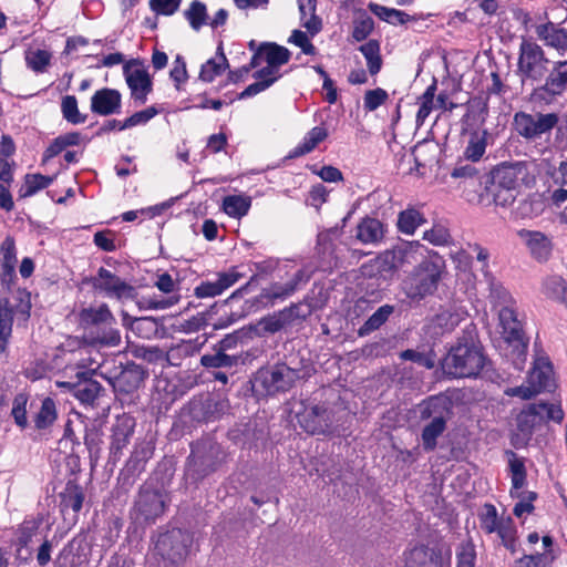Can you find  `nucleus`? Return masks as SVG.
Listing matches in <instances>:
<instances>
[{"mask_svg": "<svg viewBox=\"0 0 567 567\" xmlns=\"http://www.w3.org/2000/svg\"><path fill=\"white\" fill-rule=\"evenodd\" d=\"M394 307L391 305H383L377 309L359 329L360 336H367L370 332L379 329L393 313Z\"/></svg>", "mask_w": 567, "mask_h": 567, "instance_id": "f704fd0d", "label": "nucleus"}, {"mask_svg": "<svg viewBox=\"0 0 567 567\" xmlns=\"http://www.w3.org/2000/svg\"><path fill=\"white\" fill-rule=\"evenodd\" d=\"M123 326L143 339H152L158 332L159 322L153 317L132 318L123 312Z\"/></svg>", "mask_w": 567, "mask_h": 567, "instance_id": "cd10ccee", "label": "nucleus"}, {"mask_svg": "<svg viewBox=\"0 0 567 567\" xmlns=\"http://www.w3.org/2000/svg\"><path fill=\"white\" fill-rule=\"evenodd\" d=\"M184 16L195 31H198L208 23L206 6L198 0H194L190 3L189 8L185 10Z\"/></svg>", "mask_w": 567, "mask_h": 567, "instance_id": "37998d69", "label": "nucleus"}, {"mask_svg": "<svg viewBox=\"0 0 567 567\" xmlns=\"http://www.w3.org/2000/svg\"><path fill=\"white\" fill-rule=\"evenodd\" d=\"M193 535L181 528H173L159 534L155 542V551L168 563L177 565L189 555Z\"/></svg>", "mask_w": 567, "mask_h": 567, "instance_id": "0eeeda50", "label": "nucleus"}, {"mask_svg": "<svg viewBox=\"0 0 567 567\" xmlns=\"http://www.w3.org/2000/svg\"><path fill=\"white\" fill-rule=\"evenodd\" d=\"M200 361L206 368H230L237 363L238 358L219 351L214 354L203 355Z\"/></svg>", "mask_w": 567, "mask_h": 567, "instance_id": "864d4df0", "label": "nucleus"}, {"mask_svg": "<svg viewBox=\"0 0 567 567\" xmlns=\"http://www.w3.org/2000/svg\"><path fill=\"white\" fill-rule=\"evenodd\" d=\"M527 175V166L523 162L502 164L493 174V185L495 187L517 189Z\"/></svg>", "mask_w": 567, "mask_h": 567, "instance_id": "a211bd4d", "label": "nucleus"}, {"mask_svg": "<svg viewBox=\"0 0 567 567\" xmlns=\"http://www.w3.org/2000/svg\"><path fill=\"white\" fill-rule=\"evenodd\" d=\"M563 419L564 411L558 404H530L517 415L518 437L522 443H526L533 433L540 429L546 421L560 423Z\"/></svg>", "mask_w": 567, "mask_h": 567, "instance_id": "423d86ee", "label": "nucleus"}, {"mask_svg": "<svg viewBox=\"0 0 567 567\" xmlns=\"http://www.w3.org/2000/svg\"><path fill=\"white\" fill-rule=\"evenodd\" d=\"M374 28L372 18L365 12H358L353 20L352 37L360 42L365 40Z\"/></svg>", "mask_w": 567, "mask_h": 567, "instance_id": "a18cd8bd", "label": "nucleus"}, {"mask_svg": "<svg viewBox=\"0 0 567 567\" xmlns=\"http://www.w3.org/2000/svg\"><path fill=\"white\" fill-rule=\"evenodd\" d=\"M412 155L416 172L423 175V169L433 167L437 162L439 146L432 142L422 141L414 146Z\"/></svg>", "mask_w": 567, "mask_h": 567, "instance_id": "a878e982", "label": "nucleus"}, {"mask_svg": "<svg viewBox=\"0 0 567 567\" xmlns=\"http://www.w3.org/2000/svg\"><path fill=\"white\" fill-rule=\"evenodd\" d=\"M243 277L244 274L239 272L237 267H233L225 272H219L217 275L216 282L219 286L220 290L224 292L226 289L230 288Z\"/></svg>", "mask_w": 567, "mask_h": 567, "instance_id": "774afa93", "label": "nucleus"}, {"mask_svg": "<svg viewBox=\"0 0 567 567\" xmlns=\"http://www.w3.org/2000/svg\"><path fill=\"white\" fill-rule=\"evenodd\" d=\"M1 254V267L4 270V275H10V278H13L14 268L17 264L16 257V246L14 240L10 237H7L0 247Z\"/></svg>", "mask_w": 567, "mask_h": 567, "instance_id": "a19ab883", "label": "nucleus"}, {"mask_svg": "<svg viewBox=\"0 0 567 567\" xmlns=\"http://www.w3.org/2000/svg\"><path fill=\"white\" fill-rule=\"evenodd\" d=\"M450 233L442 225H435L423 234V239L435 246H442L450 241Z\"/></svg>", "mask_w": 567, "mask_h": 567, "instance_id": "052dcab7", "label": "nucleus"}, {"mask_svg": "<svg viewBox=\"0 0 567 567\" xmlns=\"http://www.w3.org/2000/svg\"><path fill=\"white\" fill-rule=\"evenodd\" d=\"M166 508V495L156 489L142 487L135 501L133 517L138 523H153Z\"/></svg>", "mask_w": 567, "mask_h": 567, "instance_id": "ddd939ff", "label": "nucleus"}, {"mask_svg": "<svg viewBox=\"0 0 567 567\" xmlns=\"http://www.w3.org/2000/svg\"><path fill=\"white\" fill-rule=\"evenodd\" d=\"M290 52L287 48L276 43H262L252 55L249 66L243 68L247 73L250 69L259 68L262 63L267 65L254 73L256 82L248 85L241 93L240 99L250 97L271 86L281 75L279 68L288 63Z\"/></svg>", "mask_w": 567, "mask_h": 567, "instance_id": "f257e3e1", "label": "nucleus"}, {"mask_svg": "<svg viewBox=\"0 0 567 567\" xmlns=\"http://www.w3.org/2000/svg\"><path fill=\"white\" fill-rule=\"evenodd\" d=\"M456 558V567H474L476 558L474 545L470 542L462 544Z\"/></svg>", "mask_w": 567, "mask_h": 567, "instance_id": "680f3d73", "label": "nucleus"}, {"mask_svg": "<svg viewBox=\"0 0 567 567\" xmlns=\"http://www.w3.org/2000/svg\"><path fill=\"white\" fill-rule=\"evenodd\" d=\"M543 291L550 299L561 300L566 291V284L560 277H550L544 281Z\"/></svg>", "mask_w": 567, "mask_h": 567, "instance_id": "5fc2aeb1", "label": "nucleus"}, {"mask_svg": "<svg viewBox=\"0 0 567 567\" xmlns=\"http://www.w3.org/2000/svg\"><path fill=\"white\" fill-rule=\"evenodd\" d=\"M538 39L546 45L558 51H567V31L553 22L538 24L535 28Z\"/></svg>", "mask_w": 567, "mask_h": 567, "instance_id": "b1692460", "label": "nucleus"}, {"mask_svg": "<svg viewBox=\"0 0 567 567\" xmlns=\"http://www.w3.org/2000/svg\"><path fill=\"white\" fill-rule=\"evenodd\" d=\"M485 365V355L473 341L452 347L443 361V370L454 378L476 377Z\"/></svg>", "mask_w": 567, "mask_h": 567, "instance_id": "7ed1b4c3", "label": "nucleus"}, {"mask_svg": "<svg viewBox=\"0 0 567 567\" xmlns=\"http://www.w3.org/2000/svg\"><path fill=\"white\" fill-rule=\"evenodd\" d=\"M52 182L53 177L44 176L42 174H27L24 177V184L19 190L20 197H30L39 190L47 188Z\"/></svg>", "mask_w": 567, "mask_h": 567, "instance_id": "4c0bfd02", "label": "nucleus"}, {"mask_svg": "<svg viewBox=\"0 0 567 567\" xmlns=\"http://www.w3.org/2000/svg\"><path fill=\"white\" fill-rule=\"evenodd\" d=\"M302 271H298L289 281L285 284L275 282L270 285L269 287L262 289L258 297L259 301H272L275 299H285L289 297L296 291L297 286L302 280Z\"/></svg>", "mask_w": 567, "mask_h": 567, "instance_id": "bb28decb", "label": "nucleus"}, {"mask_svg": "<svg viewBox=\"0 0 567 567\" xmlns=\"http://www.w3.org/2000/svg\"><path fill=\"white\" fill-rule=\"evenodd\" d=\"M100 384L97 382H91L79 386L75 391V398L83 403H93L99 395Z\"/></svg>", "mask_w": 567, "mask_h": 567, "instance_id": "338daca9", "label": "nucleus"}, {"mask_svg": "<svg viewBox=\"0 0 567 567\" xmlns=\"http://www.w3.org/2000/svg\"><path fill=\"white\" fill-rule=\"evenodd\" d=\"M61 110L63 117L72 124H80L85 121V116L79 112L78 101L73 95H66L62 99Z\"/></svg>", "mask_w": 567, "mask_h": 567, "instance_id": "3c124183", "label": "nucleus"}, {"mask_svg": "<svg viewBox=\"0 0 567 567\" xmlns=\"http://www.w3.org/2000/svg\"><path fill=\"white\" fill-rule=\"evenodd\" d=\"M444 271L440 258L422 260L404 280L405 295L412 300H421L433 295Z\"/></svg>", "mask_w": 567, "mask_h": 567, "instance_id": "20e7f679", "label": "nucleus"}, {"mask_svg": "<svg viewBox=\"0 0 567 567\" xmlns=\"http://www.w3.org/2000/svg\"><path fill=\"white\" fill-rule=\"evenodd\" d=\"M405 567H451V558L439 549L419 545L406 553Z\"/></svg>", "mask_w": 567, "mask_h": 567, "instance_id": "dca6fc26", "label": "nucleus"}, {"mask_svg": "<svg viewBox=\"0 0 567 567\" xmlns=\"http://www.w3.org/2000/svg\"><path fill=\"white\" fill-rule=\"evenodd\" d=\"M299 377L298 370L291 369L285 363H278L258 370L252 381V389L261 395L285 392L292 388Z\"/></svg>", "mask_w": 567, "mask_h": 567, "instance_id": "39448f33", "label": "nucleus"}, {"mask_svg": "<svg viewBox=\"0 0 567 567\" xmlns=\"http://www.w3.org/2000/svg\"><path fill=\"white\" fill-rule=\"evenodd\" d=\"M134 421L127 416L117 419L116 423L113 425L110 450L114 457H118L130 443L134 432Z\"/></svg>", "mask_w": 567, "mask_h": 567, "instance_id": "5701e85b", "label": "nucleus"}, {"mask_svg": "<svg viewBox=\"0 0 567 567\" xmlns=\"http://www.w3.org/2000/svg\"><path fill=\"white\" fill-rule=\"evenodd\" d=\"M369 8L380 19L393 24H404L411 20L408 13L396 9H390L375 3H370Z\"/></svg>", "mask_w": 567, "mask_h": 567, "instance_id": "79ce46f5", "label": "nucleus"}, {"mask_svg": "<svg viewBox=\"0 0 567 567\" xmlns=\"http://www.w3.org/2000/svg\"><path fill=\"white\" fill-rule=\"evenodd\" d=\"M92 285L95 290L116 299H132L135 295L133 286L105 268L99 269L97 275L92 279Z\"/></svg>", "mask_w": 567, "mask_h": 567, "instance_id": "4468645a", "label": "nucleus"}, {"mask_svg": "<svg viewBox=\"0 0 567 567\" xmlns=\"http://www.w3.org/2000/svg\"><path fill=\"white\" fill-rule=\"evenodd\" d=\"M328 137V131L323 126H316L311 128L305 136L303 141L297 145L292 153L291 157H298L306 155L312 152L317 145L323 142Z\"/></svg>", "mask_w": 567, "mask_h": 567, "instance_id": "7c9ffc66", "label": "nucleus"}, {"mask_svg": "<svg viewBox=\"0 0 567 567\" xmlns=\"http://www.w3.org/2000/svg\"><path fill=\"white\" fill-rule=\"evenodd\" d=\"M401 359L413 361L426 369H432L435 365L434 358L430 354L417 352L415 350L408 349L400 354Z\"/></svg>", "mask_w": 567, "mask_h": 567, "instance_id": "0e129e2a", "label": "nucleus"}, {"mask_svg": "<svg viewBox=\"0 0 567 567\" xmlns=\"http://www.w3.org/2000/svg\"><path fill=\"white\" fill-rule=\"evenodd\" d=\"M537 494L535 492H526L520 494V497H517L519 501L513 508V513L515 516L520 517L525 513H532L534 509L533 502L536 499Z\"/></svg>", "mask_w": 567, "mask_h": 567, "instance_id": "69168bd1", "label": "nucleus"}, {"mask_svg": "<svg viewBox=\"0 0 567 567\" xmlns=\"http://www.w3.org/2000/svg\"><path fill=\"white\" fill-rule=\"evenodd\" d=\"M228 66L225 54L220 51L215 58L209 59L202 65L199 79L204 82H212L220 75Z\"/></svg>", "mask_w": 567, "mask_h": 567, "instance_id": "c9c22d12", "label": "nucleus"}, {"mask_svg": "<svg viewBox=\"0 0 567 567\" xmlns=\"http://www.w3.org/2000/svg\"><path fill=\"white\" fill-rule=\"evenodd\" d=\"M122 95L114 89L97 90L91 97V111L95 114L106 116L120 112Z\"/></svg>", "mask_w": 567, "mask_h": 567, "instance_id": "aec40b11", "label": "nucleus"}, {"mask_svg": "<svg viewBox=\"0 0 567 567\" xmlns=\"http://www.w3.org/2000/svg\"><path fill=\"white\" fill-rule=\"evenodd\" d=\"M498 318L504 339L507 341L518 340L520 338L522 324L517 319L513 305L498 309Z\"/></svg>", "mask_w": 567, "mask_h": 567, "instance_id": "c756f323", "label": "nucleus"}, {"mask_svg": "<svg viewBox=\"0 0 567 567\" xmlns=\"http://www.w3.org/2000/svg\"><path fill=\"white\" fill-rule=\"evenodd\" d=\"M554 560L555 555L549 549L534 555H524L515 561V567H551Z\"/></svg>", "mask_w": 567, "mask_h": 567, "instance_id": "c03bdc74", "label": "nucleus"}, {"mask_svg": "<svg viewBox=\"0 0 567 567\" xmlns=\"http://www.w3.org/2000/svg\"><path fill=\"white\" fill-rule=\"evenodd\" d=\"M157 113L158 111L154 106H150L145 110L138 111L130 117H127L122 124H120V130H125L140 124H145L151 118H153Z\"/></svg>", "mask_w": 567, "mask_h": 567, "instance_id": "6e6d98bb", "label": "nucleus"}, {"mask_svg": "<svg viewBox=\"0 0 567 567\" xmlns=\"http://www.w3.org/2000/svg\"><path fill=\"white\" fill-rule=\"evenodd\" d=\"M478 173L475 166L468 163H460L457 164L453 171L451 172V177L454 179H461L464 183H477L478 182Z\"/></svg>", "mask_w": 567, "mask_h": 567, "instance_id": "4d7b16f0", "label": "nucleus"}, {"mask_svg": "<svg viewBox=\"0 0 567 567\" xmlns=\"http://www.w3.org/2000/svg\"><path fill=\"white\" fill-rule=\"evenodd\" d=\"M425 223L424 216L415 208H406L398 216V229L405 235H413Z\"/></svg>", "mask_w": 567, "mask_h": 567, "instance_id": "2f4dec72", "label": "nucleus"}, {"mask_svg": "<svg viewBox=\"0 0 567 567\" xmlns=\"http://www.w3.org/2000/svg\"><path fill=\"white\" fill-rule=\"evenodd\" d=\"M388 251L393 257V265L396 271L406 265L422 261L427 254L426 247L417 240L399 241Z\"/></svg>", "mask_w": 567, "mask_h": 567, "instance_id": "f3484780", "label": "nucleus"}, {"mask_svg": "<svg viewBox=\"0 0 567 567\" xmlns=\"http://www.w3.org/2000/svg\"><path fill=\"white\" fill-rule=\"evenodd\" d=\"M559 122L556 113H526L517 112L514 115V127L518 135L526 140H537L549 133Z\"/></svg>", "mask_w": 567, "mask_h": 567, "instance_id": "9d476101", "label": "nucleus"}, {"mask_svg": "<svg viewBox=\"0 0 567 567\" xmlns=\"http://www.w3.org/2000/svg\"><path fill=\"white\" fill-rule=\"evenodd\" d=\"M51 62V53L45 50H29L25 52V63L34 72H44Z\"/></svg>", "mask_w": 567, "mask_h": 567, "instance_id": "de8ad7c7", "label": "nucleus"}, {"mask_svg": "<svg viewBox=\"0 0 567 567\" xmlns=\"http://www.w3.org/2000/svg\"><path fill=\"white\" fill-rule=\"evenodd\" d=\"M299 425L310 434L327 433L333 422L331 411L322 403L301 402L296 412Z\"/></svg>", "mask_w": 567, "mask_h": 567, "instance_id": "9b49d317", "label": "nucleus"}, {"mask_svg": "<svg viewBox=\"0 0 567 567\" xmlns=\"http://www.w3.org/2000/svg\"><path fill=\"white\" fill-rule=\"evenodd\" d=\"M567 84V61L557 62L555 69L546 80V86L554 93L559 92Z\"/></svg>", "mask_w": 567, "mask_h": 567, "instance_id": "49530a36", "label": "nucleus"}, {"mask_svg": "<svg viewBox=\"0 0 567 567\" xmlns=\"http://www.w3.org/2000/svg\"><path fill=\"white\" fill-rule=\"evenodd\" d=\"M436 85L433 83L430 85L426 91L420 97V107L416 114V123L422 125L434 106V96H435Z\"/></svg>", "mask_w": 567, "mask_h": 567, "instance_id": "09e8293b", "label": "nucleus"}, {"mask_svg": "<svg viewBox=\"0 0 567 567\" xmlns=\"http://www.w3.org/2000/svg\"><path fill=\"white\" fill-rule=\"evenodd\" d=\"M56 419L55 403L51 398L43 400L41 409L35 417V426L45 429L50 426Z\"/></svg>", "mask_w": 567, "mask_h": 567, "instance_id": "8fccbe9b", "label": "nucleus"}, {"mask_svg": "<svg viewBox=\"0 0 567 567\" xmlns=\"http://www.w3.org/2000/svg\"><path fill=\"white\" fill-rule=\"evenodd\" d=\"M251 206V199L245 195L226 196L223 200L224 212L234 218H241L247 215Z\"/></svg>", "mask_w": 567, "mask_h": 567, "instance_id": "473e14b6", "label": "nucleus"}, {"mask_svg": "<svg viewBox=\"0 0 567 567\" xmlns=\"http://www.w3.org/2000/svg\"><path fill=\"white\" fill-rule=\"evenodd\" d=\"M488 299L495 308H503L505 306L514 305L513 298L507 289L495 278H488Z\"/></svg>", "mask_w": 567, "mask_h": 567, "instance_id": "e433bc0d", "label": "nucleus"}, {"mask_svg": "<svg viewBox=\"0 0 567 567\" xmlns=\"http://www.w3.org/2000/svg\"><path fill=\"white\" fill-rule=\"evenodd\" d=\"M449 414L447 401L442 398H430L421 405V417H432L422 432L423 446L426 451L435 449L436 439L444 432Z\"/></svg>", "mask_w": 567, "mask_h": 567, "instance_id": "6e6552de", "label": "nucleus"}, {"mask_svg": "<svg viewBox=\"0 0 567 567\" xmlns=\"http://www.w3.org/2000/svg\"><path fill=\"white\" fill-rule=\"evenodd\" d=\"M388 96L386 91L380 87L367 91L363 99L364 109L368 111L377 110L386 101Z\"/></svg>", "mask_w": 567, "mask_h": 567, "instance_id": "e2e57ef3", "label": "nucleus"}, {"mask_svg": "<svg viewBox=\"0 0 567 567\" xmlns=\"http://www.w3.org/2000/svg\"><path fill=\"white\" fill-rule=\"evenodd\" d=\"M527 382L537 393L549 390L554 385L553 368L548 358L540 357L535 360L534 367L528 374Z\"/></svg>", "mask_w": 567, "mask_h": 567, "instance_id": "4be33fe9", "label": "nucleus"}, {"mask_svg": "<svg viewBox=\"0 0 567 567\" xmlns=\"http://www.w3.org/2000/svg\"><path fill=\"white\" fill-rule=\"evenodd\" d=\"M13 312L7 298L0 299V351H4L12 332Z\"/></svg>", "mask_w": 567, "mask_h": 567, "instance_id": "72a5a7b5", "label": "nucleus"}, {"mask_svg": "<svg viewBox=\"0 0 567 567\" xmlns=\"http://www.w3.org/2000/svg\"><path fill=\"white\" fill-rule=\"evenodd\" d=\"M293 310L284 309L267 317L261 318L257 323L258 333H276L291 323Z\"/></svg>", "mask_w": 567, "mask_h": 567, "instance_id": "c85d7f7f", "label": "nucleus"}, {"mask_svg": "<svg viewBox=\"0 0 567 567\" xmlns=\"http://www.w3.org/2000/svg\"><path fill=\"white\" fill-rule=\"evenodd\" d=\"M385 234L384 225L377 218L365 217L357 226L355 237L364 245H377Z\"/></svg>", "mask_w": 567, "mask_h": 567, "instance_id": "393cba45", "label": "nucleus"}, {"mask_svg": "<svg viewBox=\"0 0 567 567\" xmlns=\"http://www.w3.org/2000/svg\"><path fill=\"white\" fill-rule=\"evenodd\" d=\"M485 148H486L485 133L483 135L475 133L471 136V138L468 141V144L464 151V156L467 159L477 162L484 155Z\"/></svg>", "mask_w": 567, "mask_h": 567, "instance_id": "603ef678", "label": "nucleus"}, {"mask_svg": "<svg viewBox=\"0 0 567 567\" xmlns=\"http://www.w3.org/2000/svg\"><path fill=\"white\" fill-rule=\"evenodd\" d=\"M123 71L131 90V96L140 104H144L153 85L150 74L135 62L126 63Z\"/></svg>", "mask_w": 567, "mask_h": 567, "instance_id": "2eb2a0df", "label": "nucleus"}, {"mask_svg": "<svg viewBox=\"0 0 567 567\" xmlns=\"http://www.w3.org/2000/svg\"><path fill=\"white\" fill-rule=\"evenodd\" d=\"M548 60L535 42L523 40L519 48L518 72L523 79L539 81L547 72Z\"/></svg>", "mask_w": 567, "mask_h": 567, "instance_id": "f8f14e48", "label": "nucleus"}, {"mask_svg": "<svg viewBox=\"0 0 567 567\" xmlns=\"http://www.w3.org/2000/svg\"><path fill=\"white\" fill-rule=\"evenodd\" d=\"M360 52L367 60V65L371 75L379 73L382 66V59L380 55V45L375 40H370L360 47Z\"/></svg>", "mask_w": 567, "mask_h": 567, "instance_id": "ea45409f", "label": "nucleus"}, {"mask_svg": "<svg viewBox=\"0 0 567 567\" xmlns=\"http://www.w3.org/2000/svg\"><path fill=\"white\" fill-rule=\"evenodd\" d=\"M79 324L89 333L92 344L117 347L121 343L116 319L106 303L83 308L79 312Z\"/></svg>", "mask_w": 567, "mask_h": 567, "instance_id": "f03ea898", "label": "nucleus"}, {"mask_svg": "<svg viewBox=\"0 0 567 567\" xmlns=\"http://www.w3.org/2000/svg\"><path fill=\"white\" fill-rule=\"evenodd\" d=\"M83 501L84 495L78 486L68 488L66 493L62 497L63 506L66 508H72L75 513L81 511Z\"/></svg>", "mask_w": 567, "mask_h": 567, "instance_id": "13d9d810", "label": "nucleus"}, {"mask_svg": "<svg viewBox=\"0 0 567 567\" xmlns=\"http://www.w3.org/2000/svg\"><path fill=\"white\" fill-rule=\"evenodd\" d=\"M28 399L24 394H18L13 400L11 414L20 427H25L28 424L27 420V405Z\"/></svg>", "mask_w": 567, "mask_h": 567, "instance_id": "bf43d9fd", "label": "nucleus"}, {"mask_svg": "<svg viewBox=\"0 0 567 567\" xmlns=\"http://www.w3.org/2000/svg\"><path fill=\"white\" fill-rule=\"evenodd\" d=\"M480 524L486 534H497L507 549L512 553L516 551V527L511 517H498L496 507L485 504L484 513L480 516Z\"/></svg>", "mask_w": 567, "mask_h": 567, "instance_id": "1a4fd4ad", "label": "nucleus"}, {"mask_svg": "<svg viewBox=\"0 0 567 567\" xmlns=\"http://www.w3.org/2000/svg\"><path fill=\"white\" fill-rule=\"evenodd\" d=\"M80 141V135L78 133H68L61 136H58L53 140V142L45 150L42 158V163H47L52 157L62 153L68 146L76 145Z\"/></svg>", "mask_w": 567, "mask_h": 567, "instance_id": "58836bf2", "label": "nucleus"}, {"mask_svg": "<svg viewBox=\"0 0 567 567\" xmlns=\"http://www.w3.org/2000/svg\"><path fill=\"white\" fill-rule=\"evenodd\" d=\"M517 235L527 246L529 252L535 259L545 261L549 258L553 244L550 238L544 233L537 230L520 229L518 230Z\"/></svg>", "mask_w": 567, "mask_h": 567, "instance_id": "6ab92c4d", "label": "nucleus"}, {"mask_svg": "<svg viewBox=\"0 0 567 567\" xmlns=\"http://www.w3.org/2000/svg\"><path fill=\"white\" fill-rule=\"evenodd\" d=\"M363 276L369 278L392 279L396 274L393 265V257L388 249L379 254L375 258L363 264L361 267Z\"/></svg>", "mask_w": 567, "mask_h": 567, "instance_id": "412c9836", "label": "nucleus"}]
</instances>
